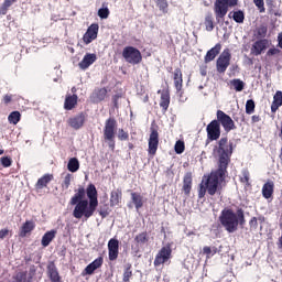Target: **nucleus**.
I'll use <instances>...</instances> for the list:
<instances>
[{
  "label": "nucleus",
  "mask_w": 282,
  "mask_h": 282,
  "mask_svg": "<svg viewBox=\"0 0 282 282\" xmlns=\"http://www.w3.org/2000/svg\"><path fill=\"white\" fill-rule=\"evenodd\" d=\"M219 221L227 232H237L239 226L246 224L243 209L234 213L232 209L225 208L219 216Z\"/></svg>",
  "instance_id": "nucleus-1"
},
{
  "label": "nucleus",
  "mask_w": 282,
  "mask_h": 282,
  "mask_svg": "<svg viewBox=\"0 0 282 282\" xmlns=\"http://www.w3.org/2000/svg\"><path fill=\"white\" fill-rule=\"evenodd\" d=\"M214 153H217L219 158V167L228 169L230 162V155H232V143L228 142V138H221L218 142V148L214 149Z\"/></svg>",
  "instance_id": "nucleus-2"
},
{
  "label": "nucleus",
  "mask_w": 282,
  "mask_h": 282,
  "mask_svg": "<svg viewBox=\"0 0 282 282\" xmlns=\"http://www.w3.org/2000/svg\"><path fill=\"white\" fill-rule=\"evenodd\" d=\"M224 175H226V169L223 170V167L219 166L216 172H212L210 175L203 177L202 183L207 188L209 195H215V193H217L219 182L224 180Z\"/></svg>",
  "instance_id": "nucleus-3"
},
{
  "label": "nucleus",
  "mask_w": 282,
  "mask_h": 282,
  "mask_svg": "<svg viewBox=\"0 0 282 282\" xmlns=\"http://www.w3.org/2000/svg\"><path fill=\"white\" fill-rule=\"evenodd\" d=\"M96 208L98 207L91 205L89 200L79 202L73 209V217L75 219H84V221H87L89 217H94Z\"/></svg>",
  "instance_id": "nucleus-4"
},
{
  "label": "nucleus",
  "mask_w": 282,
  "mask_h": 282,
  "mask_svg": "<svg viewBox=\"0 0 282 282\" xmlns=\"http://www.w3.org/2000/svg\"><path fill=\"white\" fill-rule=\"evenodd\" d=\"M238 0H216L214 3V12L217 21H221L228 14L230 8L237 6Z\"/></svg>",
  "instance_id": "nucleus-5"
},
{
  "label": "nucleus",
  "mask_w": 282,
  "mask_h": 282,
  "mask_svg": "<svg viewBox=\"0 0 282 282\" xmlns=\"http://www.w3.org/2000/svg\"><path fill=\"white\" fill-rule=\"evenodd\" d=\"M122 56L127 63L131 65H138L142 63V53L133 46H127L123 48Z\"/></svg>",
  "instance_id": "nucleus-6"
},
{
  "label": "nucleus",
  "mask_w": 282,
  "mask_h": 282,
  "mask_svg": "<svg viewBox=\"0 0 282 282\" xmlns=\"http://www.w3.org/2000/svg\"><path fill=\"white\" fill-rule=\"evenodd\" d=\"M230 58H232V55H230V51L225 50L219 57L216 61V69L218 74H226V69L230 67Z\"/></svg>",
  "instance_id": "nucleus-7"
},
{
  "label": "nucleus",
  "mask_w": 282,
  "mask_h": 282,
  "mask_svg": "<svg viewBox=\"0 0 282 282\" xmlns=\"http://www.w3.org/2000/svg\"><path fill=\"white\" fill-rule=\"evenodd\" d=\"M172 254L173 250L169 246L161 248V250L156 253L154 259L155 268L164 265V263H169V261H171Z\"/></svg>",
  "instance_id": "nucleus-8"
},
{
  "label": "nucleus",
  "mask_w": 282,
  "mask_h": 282,
  "mask_svg": "<svg viewBox=\"0 0 282 282\" xmlns=\"http://www.w3.org/2000/svg\"><path fill=\"white\" fill-rule=\"evenodd\" d=\"M207 132V140H210V142L215 140H219L221 138V126L219 124V121L213 120L206 128Z\"/></svg>",
  "instance_id": "nucleus-9"
},
{
  "label": "nucleus",
  "mask_w": 282,
  "mask_h": 282,
  "mask_svg": "<svg viewBox=\"0 0 282 282\" xmlns=\"http://www.w3.org/2000/svg\"><path fill=\"white\" fill-rule=\"evenodd\" d=\"M217 122L221 124L223 129L228 133L235 129V121L226 112L218 110L217 111Z\"/></svg>",
  "instance_id": "nucleus-10"
},
{
  "label": "nucleus",
  "mask_w": 282,
  "mask_h": 282,
  "mask_svg": "<svg viewBox=\"0 0 282 282\" xmlns=\"http://www.w3.org/2000/svg\"><path fill=\"white\" fill-rule=\"evenodd\" d=\"M116 127H118L116 119L109 118L106 120L105 128H104L105 140H108L109 142H113V138H116Z\"/></svg>",
  "instance_id": "nucleus-11"
},
{
  "label": "nucleus",
  "mask_w": 282,
  "mask_h": 282,
  "mask_svg": "<svg viewBox=\"0 0 282 282\" xmlns=\"http://www.w3.org/2000/svg\"><path fill=\"white\" fill-rule=\"evenodd\" d=\"M160 144V134L158 130H152L149 138V149L148 152L150 155H155L158 153V147Z\"/></svg>",
  "instance_id": "nucleus-12"
},
{
  "label": "nucleus",
  "mask_w": 282,
  "mask_h": 282,
  "mask_svg": "<svg viewBox=\"0 0 282 282\" xmlns=\"http://www.w3.org/2000/svg\"><path fill=\"white\" fill-rule=\"evenodd\" d=\"M270 42L268 40L256 41L251 46V54L253 56H261L265 50H268Z\"/></svg>",
  "instance_id": "nucleus-13"
},
{
  "label": "nucleus",
  "mask_w": 282,
  "mask_h": 282,
  "mask_svg": "<svg viewBox=\"0 0 282 282\" xmlns=\"http://www.w3.org/2000/svg\"><path fill=\"white\" fill-rule=\"evenodd\" d=\"M96 39H98V24L94 23L88 28L87 32L84 34L83 41L86 45H89V43H91V41H96Z\"/></svg>",
  "instance_id": "nucleus-14"
},
{
  "label": "nucleus",
  "mask_w": 282,
  "mask_h": 282,
  "mask_svg": "<svg viewBox=\"0 0 282 282\" xmlns=\"http://www.w3.org/2000/svg\"><path fill=\"white\" fill-rule=\"evenodd\" d=\"M119 248H120V242L118 241V239L112 238L109 240L108 254H109L110 261H116V259H118Z\"/></svg>",
  "instance_id": "nucleus-15"
},
{
  "label": "nucleus",
  "mask_w": 282,
  "mask_h": 282,
  "mask_svg": "<svg viewBox=\"0 0 282 282\" xmlns=\"http://www.w3.org/2000/svg\"><path fill=\"white\" fill-rule=\"evenodd\" d=\"M86 195L88 197V204H91L96 208H98V189H96V185L89 184L86 188Z\"/></svg>",
  "instance_id": "nucleus-16"
},
{
  "label": "nucleus",
  "mask_w": 282,
  "mask_h": 282,
  "mask_svg": "<svg viewBox=\"0 0 282 282\" xmlns=\"http://www.w3.org/2000/svg\"><path fill=\"white\" fill-rule=\"evenodd\" d=\"M85 195H86L85 187L79 186L77 189H75V194L69 200L70 206H76L80 204V202H85Z\"/></svg>",
  "instance_id": "nucleus-17"
},
{
  "label": "nucleus",
  "mask_w": 282,
  "mask_h": 282,
  "mask_svg": "<svg viewBox=\"0 0 282 282\" xmlns=\"http://www.w3.org/2000/svg\"><path fill=\"white\" fill-rule=\"evenodd\" d=\"M97 56L94 53H87L79 63L80 69H88L90 65H94L97 61Z\"/></svg>",
  "instance_id": "nucleus-18"
},
{
  "label": "nucleus",
  "mask_w": 282,
  "mask_h": 282,
  "mask_svg": "<svg viewBox=\"0 0 282 282\" xmlns=\"http://www.w3.org/2000/svg\"><path fill=\"white\" fill-rule=\"evenodd\" d=\"M102 257H99L97 259H95L90 264H88L84 272L85 274L91 275L96 272V270H98L99 268H102Z\"/></svg>",
  "instance_id": "nucleus-19"
},
{
  "label": "nucleus",
  "mask_w": 282,
  "mask_h": 282,
  "mask_svg": "<svg viewBox=\"0 0 282 282\" xmlns=\"http://www.w3.org/2000/svg\"><path fill=\"white\" fill-rule=\"evenodd\" d=\"M221 52V44H216L212 50L207 52L205 55V63H210V61H215L217 55Z\"/></svg>",
  "instance_id": "nucleus-20"
},
{
  "label": "nucleus",
  "mask_w": 282,
  "mask_h": 282,
  "mask_svg": "<svg viewBox=\"0 0 282 282\" xmlns=\"http://www.w3.org/2000/svg\"><path fill=\"white\" fill-rule=\"evenodd\" d=\"M34 228H36V225L34 224V221L26 220L20 229V237H28V235H30V232H32Z\"/></svg>",
  "instance_id": "nucleus-21"
},
{
  "label": "nucleus",
  "mask_w": 282,
  "mask_h": 282,
  "mask_svg": "<svg viewBox=\"0 0 282 282\" xmlns=\"http://www.w3.org/2000/svg\"><path fill=\"white\" fill-rule=\"evenodd\" d=\"M173 80H174V87H175L176 91H182V87L184 84V79L182 78V69L176 68L174 70Z\"/></svg>",
  "instance_id": "nucleus-22"
},
{
  "label": "nucleus",
  "mask_w": 282,
  "mask_h": 282,
  "mask_svg": "<svg viewBox=\"0 0 282 282\" xmlns=\"http://www.w3.org/2000/svg\"><path fill=\"white\" fill-rule=\"evenodd\" d=\"M279 107H282V91L278 90L273 96V101L271 105L272 113H276L279 111Z\"/></svg>",
  "instance_id": "nucleus-23"
},
{
  "label": "nucleus",
  "mask_w": 282,
  "mask_h": 282,
  "mask_svg": "<svg viewBox=\"0 0 282 282\" xmlns=\"http://www.w3.org/2000/svg\"><path fill=\"white\" fill-rule=\"evenodd\" d=\"M191 188H193V174L186 173L183 180V192L185 195L191 194Z\"/></svg>",
  "instance_id": "nucleus-24"
},
{
  "label": "nucleus",
  "mask_w": 282,
  "mask_h": 282,
  "mask_svg": "<svg viewBox=\"0 0 282 282\" xmlns=\"http://www.w3.org/2000/svg\"><path fill=\"white\" fill-rule=\"evenodd\" d=\"M78 102V96L73 95V96H67L64 102V109L67 111H72L76 107Z\"/></svg>",
  "instance_id": "nucleus-25"
},
{
  "label": "nucleus",
  "mask_w": 282,
  "mask_h": 282,
  "mask_svg": "<svg viewBox=\"0 0 282 282\" xmlns=\"http://www.w3.org/2000/svg\"><path fill=\"white\" fill-rule=\"evenodd\" d=\"M68 124L73 129H80V127H83V124H85V117L83 115H79L77 117L70 118L68 120Z\"/></svg>",
  "instance_id": "nucleus-26"
},
{
  "label": "nucleus",
  "mask_w": 282,
  "mask_h": 282,
  "mask_svg": "<svg viewBox=\"0 0 282 282\" xmlns=\"http://www.w3.org/2000/svg\"><path fill=\"white\" fill-rule=\"evenodd\" d=\"M55 237H56V230H51L45 232L41 241L43 248H47V246H50V243L54 241Z\"/></svg>",
  "instance_id": "nucleus-27"
},
{
  "label": "nucleus",
  "mask_w": 282,
  "mask_h": 282,
  "mask_svg": "<svg viewBox=\"0 0 282 282\" xmlns=\"http://www.w3.org/2000/svg\"><path fill=\"white\" fill-rule=\"evenodd\" d=\"M274 193V183L268 182L262 187V195L265 199H270L272 197V194Z\"/></svg>",
  "instance_id": "nucleus-28"
},
{
  "label": "nucleus",
  "mask_w": 282,
  "mask_h": 282,
  "mask_svg": "<svg viewBox=\"0 0 282 282\" xmlns=\"http://www.w3.org/2000/svg\"><path fill=\"white\" fill-rule=\"evenodd\" d=\"M52 180H54V175L45 174L44 176L39 178L36 183V188H45V186H47L52 182Z\"/></svg>",
  "instance_id": "nucleus-29"
},
{
  "label": "nucleus",
  "mask_w": 282,
  "mask_h": 282,
  "mask_svg": "<svg viewBox=\"0 0 282 282\" xmlns=\"http://www.w3.org/2000/svg\"><path fill=\"white\" fill-rule=\"evenodd\" d=\"M122 199V191L116 189L110 194V205L118 206Z\"/></svg>",
  "instance_id": "nucleus-30"
},
{
  "label": "nucleus",
  "mask_w": 282,
  "mask_h": 282,
  "mask_svg": "<svg viewBox=\"0 0 282 282\" xmlns=\"http://www.w3.org/2000/svg\"><path fill=\"white\" fill-rule=\"evenodd\" d=\"M169 105H171V95H169V91H162L160 107L166 111V109H169Z\"/></svg>",
  "instance_id": "nucleus-31"
},
{
  "label": "nucleus",
  "mask_w": 282,
  "mask_h": 282,
  "mask_svg": "<svg viewBox=\"0 0 282 282\" xmlns=\"http://www.w3.org/2000/svg\"><path fill=\"white\" fill-rule=\"evenodd\" d=\"M131 199L132 203L134 204L137 210H140L144 206V200L142 199V195L133 192L131 193Z\"/></svg>",
  "instance_id": "nucleus-32"
},
{
  "label": "nucleus",
  "mask_w": 282,
  "mask_h": 282,
  "mask_svg": "<svg viewBox=\"0 0 282 282\" xmlns=\"http://www.w3.org/2000/svg\"><path fill=\"white\" fill-rule=\"evenodd\" d=\"M48 276L52 282H63L61 281V274H58V269L55 265L48 267Z\"/></svg>",
  "instance_id": "nucleus-33"
},
{
  "label": "nucleus",
  "mask_w": 282,
  "mask_h": 282,
  "mask_svg": "<svg viewBox=\"0 0 282 282\" xmlns=\"http://www.w3.org/2000/svg\"><path fill=\"white\" fill-rule=\"evenodd\" d=\"M228 17H229V19H234V21H236V23H243V19H246L243 11L229 12Z\"/></svg>",
  "instance_id": "nucleus-34"
},
{
  "label": "nucleus",
  "mask_w": 282,
  "mask_h": 282,
  "mask_svg": "<svg viewBox=\"0 0 282 282\" xmlns=\"http://www.w3.org/2000/svg\"><path fill=\"white\" fill-rule=\"evenodd\" d=\"M67 169L68 171H70V173H76V171L80 169V162H78V159L76 158L69 159Z\"/></svg>",
  "instance_id": "nucleus-35"
},
{
  "label": "nucleus",
  "mask_w": 282,
  "mask_h": 282,
  "mask_svg": "<svg viewBox=\"0 0 282 282\" xmlns=\"http://www.w3.org/2000/svg\"><path fill=\"white\" fill-rule=\"evenodd\" d=\"M11 282H32L30 278H28V272H19L13 276Z\"/></svg>",
  "instance_id": "nucleus-36"
},
{
  "label": "nucleus",
  "mask_w": 282,
  "mask_h": 282,
  "mask_svg": "<svg viewBox=\"0 0 282 282\" xmlns=\"http://www.w3.org/2000/svg\"><path fill=\"white\" fill-rule=\"evenodd\" d=\"M94 98L96 102H100L107 98V90L105 88L98 89L94 93Z\"/></svg>",
  "instance_id": "nucleus-37"
},
{
  "label": "nucleus",
  "mask_w": 282,
  "mask_h": 282,
  "mask_svg": "<svg viewBox=\"0 0 282 282\" xmlns=\"http://www.w3.org/2000/svg\"><path fill=\"white\" fill-rule=\"evenodd\" d=\"M8 120L10 124H19L21 121V112L19 111H13L9 115Z\"/></svg>",
  "instance_id": "nucleus-38"
},
{
  "label": "nucleus",
  "mask_w": 282,
  "mask_h": 282,
  "mask_svg": "<svg viewBox=\"0 0 282 282\" xmlns=\"http://www.w3.org/2000/svg\"><path fill=\"white\" fill-rule=\"evenodd\" d=\"M12 3H17V0H4L0 7V14H8V9L12 6Z\"/></svg>",
  "instance_id": "nucleus-39"
},
{
  "label": "nucleus",
  "mask_w": 282,
  "mask_h": 282,
  "mask_svg": "<svg viewBox=\"0 0 282 282\" xmlns=\"http://www.w3.org/2000/svg\"><path fill=\"white\" fill-rule=\"evenodd\" d=\"M230 85L237 91H243V87H246V84L241 79H232L230 80Z\"/></svg>",
  "instance_id": "nucleus-40"
},
{
  "label": "nucleus",
  "mask_w": 282,
  "mask_h": 282,
  "mask_svg": "<svg viewBox=\"0 0 282 282\" xmlns=\"http://www.w3.org/2000/svg\"><path fill=\"white\" fill-rule=\"evenodd\" d=\"M240 182L246 184V186H250V172L248 170L241 172Z\"/></svg>",
  "instance_id": "nucleus-41"
},
{
  "label": "nucleus",
  "mask_w": 282,
  "mask_h": 282,
  "mask_svg": "<svg viewBox=\"0 0 282 282\" xmlns=\"http://www.w3.org/2000/svg\"><path fill=\"white\" fill-rule=\"evenodd\" d=\"M186 145L184 144V141L178 140L176 141L175 145H174V151L175 153H177V155H182V153L185 151Z\"/></svg>",
  "instance_id": "nucleus-42"
},
{
  "label": "nucleus",
  "mask_w": 282,
  "mask_h": 282,
  "mask_svg": "<svg viewBox=\"0 0 282 282\" xmlns=\"http://www.w3.org/2000/svg\"><path fill=\"white\" fill-rule=\"evenodd\" d=\"M133 276V271H131V264L126 265V270L123 272V282L131 281V278Z\"/></svg>",
  "instance_id": "nucleus-43"
},
{
  "label": "nucleus",
  "mask_w": 282,
  "mask_h": 282,
  "mask_svg": "<svg viewBox=\"0 0 282 282\" xmlns=\"http://www.w3.org/2000/svg\"><path fill=\"white\" fill-rule=\"evenodd\" d=\"M205 28H206L207 32H213V30H215V24L213 22L212 15H207L205 18Z\"/></svg>",
  "instance_id": "nucleus-44"
},
{
  "label": "nucleus",
  "mask_w": 282,
  "mask_h": 282,
  "mask_svg": "<svg viewBox=\"0 0 282 282\" xmlns=\"http://www.w3.org/2000/svg\"><path fill=\"white\" fill-rule=\"evenodd\" d=\"M254 100L249 99L246 102V113H248L249 116H251V113H254Z\"/></svg>",
  "instance_id": "nucleus-45"
},
{
  "label": "nucleus",
  "mask_w": 282,
  "mask_h": 282,
  "mask_svg": "<svg viewBox=\"0 0 282 282\" xmlns=\"http://www.w3.org/2000/svg\"><path fill=\"white\" fill-rule=\"evenodd\" d=\"M134 241H137V243L143 245L149 241V237L147 236V232H141L134 238Z\"/></svg>",
  "instance_id": "nucleus-46"
},
{
  "label": "nucleus",
  "mask_w": 282,
  "mask_h": 282,
  "mask_svg": "<svg viewBox=\"0 0 282 282\" xmlns=\"http://www.w3.org/2000/svg\"><path fill=\"white\" fill-rule=\"evenodd\" d=\"M69 184H72V174H66V176L64 177V181L62 183V188L67 191V188H69Z\"/></svg>",
  "instance_id": "nucleus-47"
},
{
  "label": "nucleus",
  "mask_w": 282,
  "mask_h": 282,
  "mask_svg": "<svg viewBox=\"0 0 282 282\" xmlns=\"http://www.w3.org/2000/svg\"><path fill=\"white\" fill-rule=\"evenodd\" d=\"M1 164L4 169H9V166H12V159L10 156H2Z\"/></svg>",
  "instance_id": "nucleus-48"
},
{
  "label": "nucleus",
  "mask_w": 282,
  "mask_h": 282,
  "mask_svg": "<svg viewBox=\"0 0 282 282\" xmlns=\"http://www.w3.org/2000/svg\"><path fill=\"white\" fill-rule=\"evenodd\" d=\"M253 3L258 7L260 12H265V3L263 2V0H253Z\"/></svg>",
  "instance_id": "nucleus-49"
},
{
  "label": "nucleus",
  "mask_w": 282,
  "mask_h": 282,
  "mask_svg": "<svg viewBox=\"0 0 282 282\" xmlns=\"http://www.w3.org/2000/svg\"><path fill=\"white\" fill-rule=\"evenodd\" d=\"M98 17H100V19H108L109 17V9H99L98 11Z\"/></svg>",
  "instance_id": "nucleus-50"
},
{
  "label": "nucleus",
  "mask_w": 282,
  "mask_h": 282,
  "mask_svg": "<svg viewBox=\"0 0 282 282\" xmlns=\"http://www.w3.org/2000/svg\"><path fill=\"white\" fill-rule=\"evenodd\" d=\"M118 139L121 141L129 140V133H127L124 130L120 129L118 133Z\"/></svg>",
  "instance_id": "nucleus-51"
},
{
  "label": "nucleus",
  "mask_w": 282,
  "mask_h": 282,
  "mask_svg": "<svg viewBox=\"0 0 282 282\" xmlns=\"http://www.w3.org/2000/svg\"><path fill=\"white\" fill-rule=\"evenodd\" d=\"M156 4L160 8V10H166V8H169V3L166 2V0H156Z\"/></svg>",
  "instance_id": "nucleus-52"
},
{
  "label": "nucleus",
  "mask_w": 282,
  "mask_h": 282,
  "mask_svg": "<svg viewBox=\"0 0 282 282\" xmlns=\"http://www.w3.org/2000/svg\"><path fill=\"white\" fill-rule=\"evenodd\" d=\"M206 191H208L206 188V185L204 183H200V189H199L198 196L204 197V195H206Z\"/></svg>",
  "instance_id": "nucleus-53"
},
{
  "label": "nucleus",
  "mask_w": 282,
  "mask_h": 282,
  "mask_svg": "<svg viewBox=\"0 0 282 282\" xmlns=\"http://www.w3.org/2000/svg\"><path fill=\"white\" fill-rule=\"evenodd\" d=\"M258 34H259V36H260L261 39H265V34H268V29H265V28H260V29L258 30Z\"/></svg>",
  "instance_id": "nucleus-54"
},
{
  "label": "nucleus",
  "mask_w": 282,
  "mask_h": 282,
  "mask_svg": "<svg viewBox=\"0 0 282 282\" xmlns=\"http://www.w3.org/2000/svg\"><path fill=\"white\" fill-rule=\"evenodd\" d=\"M279 48H270L268 52H267V56H276V54H279Z\"/></svg>",
  "instance_id": "nucleus-55"
},
{
  "label": "nucleus",
  "mask_w": 282,
  "mask_h": 282,
  "mask_svg": "<svg viewBox=\"0 0 282 282\" xmlns=\"http://www.w3.org/2000/svg\"><path fill=\"white\" fill-rule=\"evenodd\" d=\"M9 235H10L9 229H1L0 230V239H6V237H8Z\"/></svg>",
  "instance_id": "nucleus-56"
},
{
  "label": "nucleus",
  "mask_w": 282,
  "mask_h": 282,
  "mask_svg": "<svg viewBox=\"0 0 282 282\" xmlns=\"http://www.w3.org/2000/svg\"><path fill=\"white\" fill-rule=\"evenodd\" d=\"M203 252H204V254H212L213 250L210 249V247H204Z\"/></svg>",
  "instance_id": "nucleus-57"
},
{
  "label": "nucleus",
  "mask_w": 282,
  "mask_h": 282,
  "mask_svg": "<svg viewBox=\"0 0 282 282\" xmlns=\"http://www.w3.org/2000/svg\"><path fill=\"white\" fill-rule=\"evenodd\" d=\"M3 100H4V104L8 105V102H12V96L6 95Z\"/></svg>",
  "instance_id": "nucleus-58"
},
{
  "label": "nucleus",
  "mask_w": 282,
  "mask_h": 282,
  "mask_svg": "<svg viewBox=\"0 0 282 282\" xmlns=\"http://www.w3.org/2000/svg\"><path fill=\"white\" fill-rule=\"evenodd\" d=\"M260 120H261V118L259 116H257V115L251 117V121L252 122H259Z\"/></svg>",
  "instance_id": "nucleus-59"
},
{
  "label": "nucleus",
  "mask_w": 282,
  "mask_h": 282,
  "mask_svg": "<svg viewBox=\"0 0 282 282\" xmlns=\"http://www.w3.org/2000/svg\"><path fill=\"white\" fill-rule=\"evenodd\" d=\"M279 45L282 48V33L279 34L278 36Z\"/></svg>",
  "instance_id": "nucleus-60"
},
{
  "label": "nucleus",
  "mask_w": 282,
  "mask_h": 282,
  "mask_svg": "<svg viewBox=\"0 0 282 282\" xmlns=\"http://www.w3.org/2000/svg\"><path fill=\"white\" fill-rule=\"evenodd\" d=\"M113 147H116L115 143H110V148L113 149Z\"/></svg>",
  "instance_id": "nucleus-61"
},
{
  "label": "nucleus",
  "mask_w": 282,
  "mask_h": 282,
  "mask_svg": "<svg viewBox=\"0 0 282 282\" xmlns=\"http://www.w3.org/2000/svg\"><path fill=\"white\" fill-rule=\"evenodd\" d=\"M0 155H3V150H0Z\"/></svg>",
  "instance_id": "nucleus-62"
},
{
  "label": "nucleus",
  "mask_w": 282,
  "mask_h": 282,
  "mask_svg": "<svg viewBox=\"0 0 282 282\" xmlns=\"http://www.w3.org/2000/svg\"><path fill=\"white\" fill-rule=\"evenodd\" d=\"M252 221H257V218H252L251 223H252Z\"/></svg>",
  "instance_id": "nucleus-63"
}]
</instances>
